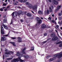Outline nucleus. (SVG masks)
<instances>
[{
	"label": "nucleus",
	"instance_id": "obj_1",
	"mask_svg": "<svg viewBox=\"0 0 62 62\" xmlns=\"http://www.w3.org/2000/svg\"><path fill=\"white\" fill-rule=\"evenodd\" d=\"M53 57L54 58L50 59L49 60V61L51 62L53 61V60H54L56 57H57L58 58H61V57H62V52H61L59 53L56 54L55 55L53 56Z\"/></svg>",
	"mask_w": 62,
	"mask_h": 62
},
{
	"label": "nucleus",
	"instance_id": "obj_2",
	"mask_svg": "<svg viewBox=\"0 0 62 62\" xmlns=\"http://www.w3.org/2000/svg\"><path fill=\"white\" fill-rule=\"evenodd\" d=\"M26 50V48L25 47L23 48L22 49V50L21 51V52L20 53H19V52H17V54H16V55L18 56H19L20 57H23V54H26V53H25V52L24 51L25 50Z\"/></svg>",
	"mask_w": 62,
	"mask_h": 62
},
{
	"label": "nucleus",
	"instance_id": "obj_3",
	"mask_svg": "<svg viewBox=\"0 0 62 62\" xmlns=\"http://www.w3.org/2000/svg\"><path fill=\"white\" fill-rule=\"evenodd\" d=\"M28 8H32L33 10L35 11H37V6L36 5H34L32 6V4H29L28 6Z\"/></svg>",
	"mask_w": 62,
	"mask_h": 62
},
{
	"label": "nucleus",
	"instance_id": "obj_4",
	"mask_svg": "<svg viewBox=\"0 0 62 62\" xmlns=\"http://www.w3.org/2000/svg\"><path fill=\"white\" fill-rule=\"evenodd\" d=\"M20 61V62H24L23 60L21 59L20 57H19L16 59H14L11 61V62H18V61Z\"/></svg>",
	"mask_w": 62,
	"mask_h": 62
},
{
	"label": "nucleus",
	"instance_id": "obj_5",
	"mask_svg": "<svg viewBox=\"0 0 62 62\" xmlns=\"http://www.w3.org/2000/svg\"><path fill=\"white\" fill-rule=\"evenodd\" d=\"M14 52L11 51L10 52H9V53H5L4 56L6 57H8V54H14Z\"/></svg>",
	"mask_w": 62,
	"mask_h": 62
},
{
	"label": "nucleus",
	"instance_id": "obj_6",
	"mask_svg": "<svg viewBox=\"0 0 62 62\" xmlns=\"http://www.w3.org/2000/svg\"><path fill=\"white\" fill-rule=\"evenodd\" d=\"M61 5H60V6H58L57 7V9L55 10L54 11L55 12H57V11L59 9H60V8H61Z\"/></svg>",
	"mask_w": 62,
	"mask_h": 62
},
{
	"label": "nucleus",
	"instance_id": "obj_7",
	"mask_svg": "<svg viewBox=\"0 0 62 62\" xmlns=\"http://www.w3.org/2000/svg\"><path fill=\"white\" fill-rule=\"evenodd\" d=\"M18 14V13L17 12H13L12 14V15L13 16H14L15 17H16V16H17V15Z\"/></svg>",
	"mask_w": 62,
	"mask_h": 62
},
{
	"label": "nucleus",
	"instance_id": "obj_8",
	"mask_svg": "<svg viewBox=\"0 0 62 62\" xmlns=\"http://www.w3.org/2000/svg\"><path fill=\"white\" fill-rule=\"evenodd\" d=\"M6 40V38L5 37L3 36L1 38V41H4Z\"/></svg>",
	"mask_w": 62,
	"mask_h": 62
},
{
	"label": "nucleus",
	"instance_id": "obj_9",
	"mask_svg": "<svg viewBox=\"0 0 62 62\" xmlns=\"http://www.w3.org/2000/svg\"><path fill=\"white\" fill-rule=\"evenodd\" d=\"M13 4L14 5H17V4L16 3H18V1L16 0H13Z\"/></svg>",
	"mask_w": 62,
	"mask_h": 62
},
{
	"label": "nucleus",
	"instance_id": "obj_10",
	"mask_svg": "<svg viewBox=\"0 0 62 62\" xmlns=\"http://www.w3.org/2000/svg\"><path fill=\"white\" fill-rule=\"evenodd\" d=\"M41 27H42V28H45L46 27V25L44 24H43L41 25Z\"/></svg>",
	"mask_w": 62,
	"mask_h": 62
},
{
	"label": "nucleus",
	"instance_id": "obj_11",
	"mask_svg": "<svg viewBox=\"0 0 62 62\" xmlns=\"http://www.w3.org/2000/svg\"><path fill=\"white\" fill-rule=\"evenodd\" d=\"M18 39V41L19 42H22V38L20 37H18L17 38Z\"/></svg>",
	"mask_w": 62,
	"mask_h": 62
},
{
	"label": "nucleus",
	"instance_id": "obj_12",
	"mask_svg": "<svg viewBox=\"0 0 62 62\" xmlns=\"http://www.w3.org/2000/svg\"><path fill=\"white\" fill-rule=\"evenodd\" d=\"M23 12V11H18V16H20V14H21V13H22Z\"/></svg>",
	"mask_w": 62,
	"mask_h": 62
},
{
	"label": "nucleus",
	"instance_id": "obj_13",
	"mask_svg": "<svg viewBox=\"0 0 62 62\" xmlns=\"http://www.w3.org/2000/svg\"><path fill=\"white\" fill-rule=\"evenodd\" d=\"M24 57L26 59H28V58H29V56L27 55L24 56Z\"/></svg>",
	"mask_w": 62,
	"mask_h": 62
},
{
	"label": "nucleus",
	"instance_id": "obj_14",
	"mask_svg": "<svg viewBox=\"0 0 62 62\" xmlns=\"http://www.w3.org/2000/svg\"><path fill=\"white\" fill-rule=\"evenodd\" d=\"M51 36V37H54V36H55V35L54 33H52L50 35Z\"/></svg>",
	"mask_w": 62,
	"mask_h": 62
},
{
	"label": "nucleus",
	"instance_id": "obj_15",
	"mask_svg": "<svg viewBox=\"0 0 62 62\" xmlns=\"http://www.w3.org/2000/svg\"><path fill=\"white\" fill-rule=\"evenodd\" d=\"M54 3L55 5H57L58 4V2L56 0H54Z\"/></svg>",
	"mask_w": 62,
	"mask_h": 62
},
{
	"label": "nucleus",
	"instance_id": "obj_16",
	"mask_svg": "<svg viewBox=\"0 0 62 62\" xmlns=\"http://www.w3.org/2000/svg\"><path fill=\"white\" fill-rule=\"evenodd\" d=\"M42 21L41 19H39V20L38 21V23L39 24H40L41 23H42Z\"/></svg>",
	"mask_w": 62,
	"mask_h": 62
},
{
	"label": "nucleus",
	"instance_id": "obj_17",
	"mask_svg": "<svg viewBox=\"0 0 62 62\" xmlns=\"http://www.w3.org/2000/svg\"><path fill=\"white\" fill-rule=\"evenodd\" d=\"M26 15L27 16H28V17H31V16L32 15L31 14H30L29 13H27L26 14Z\"/></svg>",
	"mask_w": 62,
	"mask_h": 62
},
{
	"label": "nucleus",
	"instance_id": "obj_18",
	"mask_svg": "<svg viewBox=\"0 0 62 62\" xmlns=\"http://www.w3.org/2000/svg\"><path fill=\"white\" fill-rule=\"evenodd\" d=\"M43 13L42 11H41L39 10L38 11V13L40 14H42Z\"/></svg>",
	"mask_w": 62,
	"mask_h": 62
},
{
	"label": "nucleus",
	"instance_id": "obj_19",
	"mask_svg": "<svg viewBox=\"0 0 62 62\" xmlns=\"http://www.w3.org/2000/svg\"><path fill=\"white\" fill-rule=\"evenodd\" d=\"M3 23H7V20L6 19H5L3 20Z\"/></svg>",
	"mask_w": 62,
	"mask_h": 62
},
{
	"label": "nucleus",
	"instance_id": "obj_20",
	"mask_svg": "<svg viewBox=\"0 0 62 62\" xmlns=\"http://www.w3.org/2000/svg\"><path fill=\"white\" fill-rule=\"evenodd\" d=\"M9 43H10L12 44L14 46H15V42H9Z\"/></svg>",
	"mask_w": 62,
	"mask_h": 62
},
{
	"label": "nucleus",
	"instance_id": "obj_21",
	"mask_svg": "<svg viewBox=\"0 0 62 62\" xmlns=\"http://www.w3.org/2000/svg\"><path fill=\"white\" fill-rule=\"evenodd\" d=\"M3 27L5 28L6 29H8V28L7 26H5L4 25H3Z\"/></svg>",
	"mask_w": 62,
	"mask_h": 62
},
{
	"label": "nucleus",
	"instance_id": "obj_22",
	"mask_svg": "<svg viewBox=\"0 0 62 62\" xmlns=\"http://www.w3.org/2000/svg\"><path fill=\"white\" fill-rule=\"evenodd\" d=\"M49 11L50 12H52V11H53L52 10V8H51L50 7L49 8Z\"/></svg>",
	"mask_w": 62,
	"mask_h": 62
},
{
	"label": "nucleus",
	"instance_id": "obj_23",
	"mask_svg": "<svg viewBox=\"0 0 62 62\" xmlns=\"http://www.w3.org/2000/svg\"><path fill=\"white\" fill-rule=\"evenodd\" d=\"M4 26V25H2L1 26V30H3L4 29H3V26Z\"/></svg>",
	"mask_w": 62,
	"mask_h": 62
},
{
	"label": "nucleus",
	"instance_id": "obj_24",
	"mask_svg": "<svg viewBox=\"0 0 62 62\" xmlns=\"http://www.w3.org/2000/svg\"><path fill=\"white\" fill-rule=\"evenodd\" d=\"M52 22L54 23H55V24H56V21H55L54 20H53L52 21Z\"/></svg>",
	"mask_w": 62,
	"mask_h": 62
},
{
	"label": "nucleus",
	"instance_id": "obj_25",
	"mask_svg": "<svg viewBox=\"0 0 62 62\" xmlns=\"http://www.w3.org/2000/svg\"><path fill=\"white\" fill-rule=\"evenodd\" d=\"M1 33L2 34L4 35V34H5V33H4V32L3 30H1Z\"/></svg>",
	"mask_w": 62,
	"mask_h": 62
},
{
	"label": "nucleus",
	"instance_id": "obj_26",
	"mask_svg": "<svg viewBox=\"0 0 62 62\" xmlns=\"http://www.w3.org/2000/svg\"><path fill=\"white\" fill-rule=\"evenodd\" d=\"M54 38H55V40H57V39H58V37L57 36H56L55 37H54Z\"/></svg>",
	"mask_w": 62,
	"mask_h": 62
},
{
	"label": "nucleus",
	"instance_id": "obj_27",
	"mask_svg": "<svg viewBox=\"0 0 62 62\" xmlns=\"http://www.w3.org/2000/svg\"><path fill=\"white\" fill-rule=\"evenodd\" d=\"M12 59V58H8L7 59V60H11Z\"/></svg>",
	"mask_w": 62,
	"mask_h": 62
},
{
	"label": "nucleus",
	"instance_id": "obj_28",
	"mask_svg": "<svg viewBox=\"0 0 62 62\" xmlns=\"http://www.w3.org/2000/svg\"><path fill=\"white\" fill-rule=\"evenodd\" d=\"M52 40L53 41H55V40L54 37L52 38Z\"/></svg>",
	"mask_w": 62,
	"mask_h": 62
},
{
	"label": "nucleus",
	"instance_id": "obj_29",
	"mask_svg": "<svg viewBox=\"0 0 62 62\" xmlns=\"http://www.w3.org/2000/svg\"><path fill=\"white\" fill-rule=\"evenodd\" d=\"M2 36H6V37H7V36H8V34H7L6 35H2V34L1 35V37H2Z\"/></svg>",
	"mask_w": 62,
	"mask_h": 62
},
{
	"label": "nucleus",
	"instance_id": "obj_30",
	"mask_svg": "<svg viewBox=\"0 0 62 62\" xmlns=\"http://www.w3.org/2000/svg\"><path fill=\"white\" fill-rule=\"evenodd\" d=\"M61 42H58L57 43H56V45H57V44H60V43H61Z\"/></svg>",
	"mask_w": 62,
	"mask_h": 62
},
{
	"label": "nucleus",
	"instance_id": "obj_31",
	"mask_svg": "<svg viewBox=\"0 0 62 62\" xmlns=\"http://www.w3.org/2000/svg\"><path fill=\"white\" fill-rule=\"evenodd\" d=\"M59 46L60 47H62V43L60 44L59 45Z\"/></svg>",
	"mask_w": 62,
	"mask_h": 62
},
{
	"label": "nucleus",
	"instance_id": "obj_32",
	"mask_svg": "<svg viewBox=\"0 0 62 62\" xmlns=\"http://www.w3.org/2000/svg\"><path fill=\"white\" fill-rule=\"evenodd\" d=\"M25 4L27 5H29V2H26Z\"/></svg>",
	"mask_w": 62,
	"mask_h": 62
},
{
	"label": "nucleus",
	"instance_id": "obj_33",
	"mask_svg": "<svg viewBox=\"0 0 62 62\" xmlns=\"http://www.w3.org/2000/svg\"><path fill=\"white\" fill-rule=\"evenodd\" d=\"M44 14L45 15H46L47 14V11L46 10H45L44 12Z\"/></svg>",
	"mask_w": 62,
	"mask_h": 62
},
{
	"label": "nucleus",
	"instance_id": "obj_34",
	"mask_svg": "<svg viewBox=\"0 0 62 62\" xmlns=\"http://www.w3.org/2000/svg\"><path fill=\"white\" fill-rule=\"evenodd\" d=\"M50 57H51V56H48L46 57V58H47V59H48V58Z\"/></svg>",
	"mask_w": 62,
	"mask_h": 62
},
{
	"label": "nucleus",
	"instance_id": "obj_35",
	"mask_svg": "<svg viewBox=\"0 0 62 62\" xmlns=\"http://www.w3.org/2000/svg\"><path fill=\"white\" fill-rule=\"evenodd\" d=\"M46 13L47 14H49V11L48 10H47V11H46Z\"/></svg>",
	"mask_w": 62,
	"mask_h": 62
},
{
	"label": "nucleus",
	"instance_id": "obj_36",
	"mask_svg": "<svg viewBox=\"0 0 62 62\" xmlns=\"http://www.w3.org/2000/svg\"><path fill=\"white\" fill-rule=\"evenodd\" d=\"M27 1V0H23V3H25V2H26V1Z\"/></svg>",
	"mask_w": 62,
	"mask_h": 62
},
{
	"label": "nucleus",
	"instance_id": "obj_37",
	"mask_svg": "<svg viewBox=\"0 0 62 62\" xmlns=\"http://www.w3.org/2000/svg\"><path fill=\"white\" fill-rule=\"evenodd\" d=\"M11 38L13 39H16V38L14 37H11Z\"/></svg>",
	"mask_w": 62,
	"mask_h": 62
},
{
	"label": "nucleus",
	"instance_id": "obj_38",
	"mask_svg": "<svg viewBox=\"0 0 62 62\" xmlns=\"http://www.w3.org/2000/svg\"><path fill=\"white\" fill-rule=\"evenodd\" d=\"M58 14L59 15V16H61L62 15V13H60Z\"/></svg>",
	"mask_w": 62,
	"mask_h": 62
},
{
	"label": "nucleus",
	"instance_id": "obj_39",
	"mask_svg": "<svg viewBox=\"0 0 62 62\" xmlns=\"http://www.w3.org/2000/svg\"><path fill=\"white\" fill-rule=\"evenodd\" d=\"M34 48L33 47H31V51H33L34 50Z\"/></svg>",
	"mask_w": 62,
	"mask_h": 62
},
{
	"label": "nucleus",
	"instance_id": "obj_40",
	"mask_svg": "<svg viewBox=\"0 0 62 62\" xmlns=\"http://www.w3.org/2000/svg\"><path fill=\"white\" fill-rule=\"evenodd\" d=\"M48 20H50V21H51V18L50 17H49L48 18Z\"/></svg>",
	"mask_w": 62,
	"mask_h": 62
},
{
	"label": "nucleus",
	"instance_id": "obj_41",
	"mask_svg": "<svg viewBox=\"0 0 62 62\" xmlns=\"http://www.w3.org/2000/svg\"><path fill=\"white\" fill-rule=\"evenodd\" d=\"M59 19L60 20H61L62 19V17H59Z\"/></svg>",
	"mask_w": 62,
	"mask_h": 62
},
{
	"label": "nucleus",
	"instance_id": "obj_42",
	"mask_svg": "<svg viewBox=\"0 0 62 62\" xmlns=\"http://www.w3.org/2000/svg\"><path fill=\"white\" fill-rule=\"evenodd\" d=\"M46 42H47V41H44V42H43V43H46Z\"/></svg>",
	"mask_w": 62,
	"mask_h": 62
},
{
	"label": "nucleus",
	"instance_id": "obj_43",
	"mask_svg": "<svg viewBox=\"0 0 62 62\" xmlns=\"http://www.w3.org/2000/svg\"><path fill=\"white\" fill-rule=\"evenodd\" d=\"M3 6H7V4L5 3H3Z\"/></svg>",
	"mask_w": 62,
	"mask_h": 62
},
{
	"label": "nucleus",
	"instance_id": "obj_44",
	"mask_svg": "<svg viewBox=\"0 0 62 62\" xmlns=\"http://www.w3.org/2000/svg\"><path fill=\"white\" fill-rule=\"evenodd\" d=\"M3 10V9H2V8H0V11H2Z\"/></svg>",
	"mask_w": 62,
	"mask_h": 62
},
{
	"label": "nucleus",
	"instance_id": "obj_45",
	"mask_svg": "<svg viewBox=\"0 0 62 62\" xmlns=\"http://www.w3.org/2000/svg\"><path fill=\"white\" fill-rule=\"evenodd\" d=\"M44 36H46V35H47V33H45L44 34Z\"/></svg>",
	"mask_w": 62,
	"mask_h": 62
},
{
	"label": "nucleus",
	"instance_id": "obj_46",
	"mask_svg": "<svg viewBox=\"0 0 62 62\" xmlns=\"http://www.w3.org/2000/svg\"><path fill=\"white\" fill-rule=\"evenodd\" d=\"M57 35H58V36L59 37V38H61V37H60V36H59V34H58V33H57Z\"/></svg>",
	"mask_w": 62,
	"mask_h": 62
},
{
	"label": "nucleus",
	"instance_id": "obj_47",
	"mask_svg": "<svg viewBox=\"0 0 62 62\" xmlns=\"http://www.w3.org/2000/svg\"><path fill=\"white\" fill-rule=\"evenodd\" d=\"M6 8L7 9L9 8V6H8Z\"/></svg>",
	"mask_w": 62,
	"mask_h": 62
},
{
	"label": "nucleus",
	"instance_id": "obj_48",
	"mask_svg": "<svg viewBox=\"0 0 62 62\" xmlns=\"http://www.w3.org/2000/svg\"><path fill=\"white\" fill-rule=\"evenodd\" d=\"M20 2H21V3H22V2H23V0H20Z\"/></svg>",
	"mask_w": 62,
	"mask_h": 62
},
{
	"label": "nucleus",
	"instance_id": "obj_49",
	"mask_svg": "<svg viewBox=\"0 0 62 62\" xmlns=\"http://www.w3.org/2000/svg\"><path fill=\"white\" fill-rule=\"evenodd\" d=\"M20 21L21 22H23V20L21 19Z\"/></svg>",
	"mask_w": 62,
	"mask_h": 62
},
{
	"label": "nucleus",
	"instance_id": "obj_50",
	"mask_svg": "<svg viewBox=\"0 0 62 62\" xmlns=\"http://www.w3.org/2000/svg\"><path fill=\"white\" fill-rule=\"evenodd\" d=\"M56 27L57 28H58V27H59V26H58V25H57L56 26Z\"/></svg>",
	"mask_w": 62,
	"mask_h": 62
},
{
	"label": "nucleus",
	"instance_id": "obj_51",
	"mask_svg": "<svg viewBox=\"0 0 62 62\" xmlns=\"http://www.w3.org/2000/svg\"><path fill=\"white\" fill-rule=\"evenodd\" d=\"M17 8H21V7H19V6H18L17 7Z\"/></svg>",
	"mask_w": 62,
	"mask_h": 62
},
{
	"label": "nucleus",
	"instance_id": "obj_52",
	"mask_svg": "<svg viewBox=\"0 0 62 62\" xmlns=\"http://www.w3.org/2000/svg\"><path fill=\"white\" fill-rule=\"evenodd\" d=\"M38 19H39V18L38 17H37V20H38Z\"/></svg>",
	"mask_w": 62,
	"mask_h": 62
},
{
	"label": "nucleus",
	"instance_id": "obj_53",
	"mask_svg": "<svg viewBox=\"0 0 62 62\" xmlns=\"http://www.w3.org/2000/svg\"><path fill=\"white\" fill-rule=\"evenodd\" d=\"M7 8L5 9L4 10L5 11H7Z\"/></svg>",
	"mask_w": 62,
	"mask_h": 62
},
{
	"label": "nucleus",
	"instance_id": "obj_54",
	"mask_svg": "<svg viewBox=\"0 0 62 62\" xmlns=\"http://www.w3.org/2000/svg\"><path fill=\"white\" fill-rule=\"evenodd\" d=\"M3 59H4V55H3Z\"/></svg>",
	"mask_w": 62,
	"mask_h": 62
},
{
	"label": "nucleus",
	"instance_id": "obj_55",
	"mask_svg": "<svg viewBox=\"0 0 62 62\" xmlns=\"http://www.w3.org/2000/svg\"><path fill=\"white\" fill-rule=\"evenodd\" d=\"M52 17H54V14H53L52 15Z\"/></svg>",
	"mask_w": 62,
	"mask_h": 62
},
{
	"label": "nucleus",
	"instance_id": "obj_56",
	"mask_svg": "<svg viewBox=\"0 0 62 62\" xmlns=\"http://www.w3.org/2000/svg\"><path fill=\"white\" fill-rule=\"evenodd\" d=\"M49 2H51V0H48Z\"/></svg>",
	"mask_w": 62,
	"mask_h": 62
},
{
	"label": "nucleus",
	"instance_id": "obj_57",
	"mask_svg": "<svg viewBox=\"0 0 62 62\" xmlns=\"http://www.w3.org/2000/svg\"><path fill=\"white\" fill-rule=\"evenodd\" d=\"M51 8L53 9L54 8V7H53V6H51Z\"/></svg>",
	"mask_w": 62,
	"mask_h": 62
},
{
	"label": "nucleus",
	"instance_id": "obj_58",
	"mask_svg": "<svg viewBox=\"0 0 62 62\" xmlns=\"http://www.w3.org/2000/svg\"><path fill=\"white\" fill-rule=\"evenodd\" d=\"M31 12H32V13H33V14H34V12L33 11H31Z\"/></svg>",
	"mask_w": 62,
	"mask_h": 62
},
{
	"label": "nucleus",
	"instance_id": "obj_59",
	"mask_svg": "<svg viewBox=\"0 0 62 62\" xmlns=\"http://www.w3.org/2000/svg\"><path fill=\"white\" fill-rule=\"evenodd\" d=\"M6 8V7H4L3 8V9H4V8Z\"/></svg>",
	"mask_w": 62,
	"mask_h": 62
},
{
	"label": "nucleus",
	"instance_id": "obj_60",
	"mask_svg": "<svg viewBox=\"0 0 62 62\" xmlns=\"http://www.w3.org/2000/svg\"><path fill=\"white\" fill-rule=\"evenodd\" d=\"M5 52H7L8 51V49H6L5 50Z\"/></svg>",
	"mask_w": 62,
	"mask_h": 62
},
{
	"label": "nucleus",
	"instance_id": "obj_61",
	"mask_svg": "<svg viewBox=\"0 0 62 62\" xmlns=\"http://www.w3.org/2000/svg\"><path fill=\"white\" fill-rule=\"evenodd\" d=\"M40 18L41 19H42V20H43V18H42V17H40Z\"/></svg>",
	"mask_w": 62,
	"mask_h": 62
},
{
	"label": "nucleus",
	"instance_id": "obj_62",
	"mask_svg": "<svg viewBox=\"0 0 62 62\" xmlns=\"http://www.w3.org/2000/svg\"><path fill=\"white\" fill-rule=\"evenodd\" d=\"M12 21H11V22L10 23V24H12Z\"/></svg>",
	"mask_w": 62,
	"mask_h": 62
},
{
	"label": "nucleus",
	"instance_id": "obj_63",
	"mask_svg": "<svg viewBox=\"0 0 62 62\" xmlns=\"http://www.w3.org/2000/svg\"><path fill=\"white\" fill-rule=\"evenodd\" d=\"M60 61H57L56 62H60Z\"/></svg>",
	"mask_w": 62,
	"mask_h": 62
},
{
	"label": "nucleus",
	"instance_id": "obj_64",
	"mask_svg": "<svg viewBox=\"0 0 62 62\" xmlns=\"http://www.w3.org/2000/svg\"><path fill=\"white\" fill-rule=\"evenodd\" d=\"M61 30H62V27H61Z\"/></svg>",
	"mask_w": 62,
	"mask_h": 62
}]
</instances>
